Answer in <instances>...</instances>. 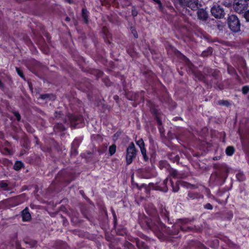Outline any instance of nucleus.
<instances>
[{
  "label": "nucleus",
  "instance_id": "f03ea898",
  "mask_svg": "<svg viewBox=\"0 0 249 249\" xmlns=\"http://www.w3.org/2000/svg\"><path fill=\"white\" fill-rule=\"evenodd\" d=\"M136 156V150L133 142L129 145L126 150V161L127 164L132 163Z\"/></svg>",
  "mask_w": 249,
  "mask_h": 249
},
{
  "label": "nucleus",
  "instance_id": "9b49d317",
  "mask_svg": "<svg viewBox=\"0 0 249 249\" xmlns=\"http://www.w3.org/2000/svg\"><path fill=\"white\" fill-rule=\"evenodd\" d=\"M108 151L110 155L112 156L114 154L116 151V145L115 144H112L110 146H109Z\"/></svg>",
  "mask_w": 249,
  "mask_h": 249
},
{
  "label": "nucleus",
  "instance_id": "b1692460",
  "mask_svg": "<svg viewBox=\"0 0 249 249\" xmlns=\"http://www.w3.org/2000/svg\"><path fill=\"white\" fill-rule=\"evenodd\" d=\"M47 95H42L41 96V98L44 99H45L47 97Z\"/></svg>",
  "mask_w": 249,
  "mask_h": 249
},
{
  "label": "nucleus",
  "instance_id": "6e6552de",
  "mask_svg": "<svg viewBox=\"0 0 249 249\" xmlns=\"http://www.w3.org/2000/svg\"><path fill=\"white\" fill-rule=\"evenodd\" d=\"M22 220L24 221H28L31 219V214L28 211V209L26 208L22 212Z\"/></svg>",
  "mask_w": 249,
  "mask_h": 249
},
{
  "label": "nucleus",
  "instance_id": "c85d7f7f",
  "mask_svg": "<svg viewBox=\"0 0 249 249\" xmlns=\"http://www.w3.org/2000/svg\"><path fill=\"white\" fill-rule=\"evenodd\" d=\"M131 100H135V98H131Z\"/></svg>",
  "mask_w": 249,
  "mask_h": 249
},
{
  "label": "nucleus",
  "instance_id": "f3484780",
  "mask_svg": "<svg viewBox=\"0 0 249 249\" xmlns=\"http://www.w3.org/2000/svg\"><path fill=\"white\" fill-rule=\"evenodd\" d=\"M220 105H225L226 106H229V103L227 101H221L219 102Z\"/></svg>",
  "mask_w": 249,
  "mask_h": 249
},
{
  "label": "nucleus",
  "instance_id": "ddd939ff",
  "mask_svg": "<svg viewBox=\"0 0 249 249\" xmlns=\"http://www.w3.org/2000/svg\"><path fill=\"white\" fill-rule=\"evenodd\" d=\"M88 11L86 9L83 8L82 10V17L86 23H87L88 21Z\"/></svg>",
  "mask_w": 249,
  "mask_h": 249
},
{
  "label": "nucleus",
  "instance_id": "7ed1b4c3",
  "mask_svg": "<svg viewBox=\"0 0 249 249\" xmlns=\"http://www.w3.org/2000/svg\"><path fill=\"white\" fill-rule=\"evenodd\" d=\"M248 1L246 0H235L233 4V8L238 13H241L247 9Z\"/></svg>",
  "mask_w": 249,
  "mask_h": 249
},
{
  "label": "nucleus",
  "instance_id": "6ab92c4d",
  "mask_svg": "<svg viewBox=\"0 0 249 249\" xmlns=\"http://www.w3.org/2000/svg\"><path fill=\"white\" fill-rule=\"evenodd\" d=\"M15 116L17 119L18 121H19L20 119V114L18 112H15L14 113Z\"/></svg>",
  "mask_w": 249,
  "mask_h": 249
},
{
  "label": "nucleus",
  "instance_id": "1a4fd4ad",
  "mask_svg": "<svg viewBox=\"0 0 249 249\" xmlns=\"http://www.w3.org/2000/svg\"><path fill=\"white\" fill-rule=\"evenodd\" d=\"M71 145H72V152L74 153V154L75 155H76L77 154V152L76 150V148L79 145V142L77 141V140H75L72 143Z\"/></svg>",
  "mask_w": 249,
  "mask_h": 249
},
{
  "label": "nucleus",
  "instance_id": "dca6fc26",
  "mask_svg": "<svg viewBox=\"0 0 249 249\" xmlns=\"http://www.w3.org/2000/svg\"><path fill=\"white\" fill-rule=\"evenodd\" d=\"M244 17L247 21L249 22V10L246 11L244 14Z\"/></svg>",
  "mask_w": 249,
  "mask_h": 249
},
{
  "label": "nucleus",
  "instance_id": "a878e982",
  "mask_svg": "<svg viewBox=\"0 0 249 249\" xmlns=\"http://www.w3.org/2000/svg\"><path fill=\"white\" fill-rule=\"evenodd\" d=\"M209 52L210 53H212V51L211 49H209Z\"/></svg>",
  "mask_w": 249,
  "mask_h": 249
},
{
  "label": "nucleus",
  "instance_id": "a211bd4d",
  "mask_svg": "<svg viewBox=\"0 0 249 249\" xmlns=\"http://www.w3.org/2000/svg\"><path fill=\"white\" fill-rule=\"evenodd\" d=\"M16 71L18 72V74L22 78H23V75L21 71L19 70L18 68H16Z\"/></svg>",
  "mask_w": 249,
  "mask_h": 249
},
{
  "label": "nucleus",
  "instance_id": "2eb2a0df",
  "mask_svg": "<svg viewBox=\"0 0 249 249\" xmlns=\"http://www.w3.org/2000/svg\"><path fill=\"white\" fill-rule=\"evenodd\" d=\"M171 184L172 186L173 190L174 192H177L178 190V186L177 184H176V186H174L173 185V182L172 181L170 180Z\"/></svg>",
  "mask_w": 249,
  "mask_h": 249
},
{
  "label": "nucleus",
  "instance_id": "9d476101",
  "mask_svg": "<svg viewBox=\"0 0 249 249\" xmlns=\"http://www.w3.org/2000/svg\"><path fill=\"white\" fill-rule=\"evenodd\" d=\"M136 245L139 249H147V246L140 240L136 241Z\"/></svg>",
  "mask_w": 249,
  "mask_h": 249
},
{
  "label": "nucleus",
  "instance_id": "20e7f679",
  "mask_svg": "<svg viewBox=\"0 0 249 249\" xmlns=\"http://www.w3.org/2000/svg\"><path fill=\"white\" fill-rule=\"evenodd\" d=\"M211 13L213 16L217 18H221L225 16L224 10L219 5H214L212 7Z\"/></svg>",
  "mask_w": 249,
  "mask_h": 249
},
{
  "label": "nucleus",
  "instance_id": "f257e3e1",
  "mask_svg": "<svg viewBox=\"0 0 249 249\" xmlns=\"http://www.w3.org/2000/svg\"><path fill=\"white\" fill-rule=\"evenodd\" d=\"M228 25L231 30L234 32L240 31V24L239 20L235 15H231L228 18Z\"/></svg>",
  "mask_w": 249,
  "mask_h": 249
},
{
  "label": "nucleus",
  "instance_id": "cd10ccee",
  "mask_svg": "<svg viewBox=\"0 0 249 249\" xmlns=\"http://www.w3.org/2000/svg\"><path fill=\"white\" fill-rule=\"evenodd\" d=\"M70 20V18H66V20H68H68Z\"/></svg>",
  "mask_w": 249,
  "mask_h": 249
},
{
  "label": "nucleus",
  "instance_id": "f8f14e48",
  "mask_svg": "<svg viewBox=\"0 0 249 249\" xmlns=\"http://www.w3.org/2000/svg\"><path fill=\"white\" fill-rule=\"evenodd\" d=\"M234 152V149L233 147L229 146L226 150V154L228 156H231L233 155Z\"/></svg>",
  "mask_w": 249,
  "mask_h": 249
},
{
  "label": "nucleus",
  "instance_id": "0eeeda50",
  "mask_svg": "<svg viewBox=\"0 0 249 249\" xmlns=\"http://www.w3.org/2000/svg\"><path fill=\"white\" fill-rule=\"evenodd\" d=\"M197 16L199 19L205 20L207 18V13L204 9H200L197 11Z\"/></svg>",
  "mask_w": 249,
  "mask_h": 249
},
{
  "label": "nucleus",
  "instance_id": "393cba45",
  "mask_svg": "<svg viewBox=\"0 0 249 249\" xmlns=\"http://www.w3.org/2000/svg\"><path fill=\"white\" fill-rule=\"evenodd\" d=\"M167 181H168V179H167V178H166V179H165L164 180V183L165 184V183H166L167 182Z\"/></svg>",
  "mask_w": 249,
  "mask_h": 249
},
{
  "label": "nucleus",
  "instance_id": "4468645a",
  "mask_svg": "<svg viewBox=\"0 0 249 249\" xmlns=\"http://www.w3.org/2000/svg\"><path fill=\"white\" fill-rule=\"evenodd\" d=\"M23 166V163L21 161H16L14 168L16 170H19Z\"/></svg>",
  "mask_w": 249,
  "mask_h": 249
},
{
  "label": "nucleus",
  "instance_id": "aec40b11",
  "mask_svg": "<svg viewBox=\"0 0 249 249\" xmlns=\"http://www.w3.org/2000/svg\"><path fill=\"white\" fill-rule=\"evenodd\" d=\"M205 208L209 210H212L213 209L212 206L210 203L207 204L205 206Z\"/></svg>",
  "mask_w": 249,
  "mask_h": 249
},
{
  "label": "nucleus",
  "instance_id": "423d86ee",
  "mask_svg": "<svg viewBox=\"0 0 249 249\" xmlns=\"http://www.w3.org/2000/svg\"><path fill=\"white\" fill-rule=\"evenodd\" d=\"M137 145L140 147L142 154L143 156L144 160L147 161L148 158L146 156V151L144 148V143L142 139H140L138 141H136Z\"/></svg>",
  "mask_w": 249,
  "mask_h": 249
},
{
  "label": "nucleus",
  "instance_id": "4be33fe9",
  "mask_svg": "<svg viewBox=\"0 0 249 249\" xmlns=\"http://www.w3.org/2000/svg\"><path fill=\"white\" fill-rule=\"evenodd\" d=\"M132 33L134 35V36L135 38H138V34H137L136 32L135 31H132Z\"/></svg>",
  "mask_w": 249,
  "mask_h": 249
},
{
  "label": "nucleus",
  "instance_id": "39448f33",
  "mask_svg": "<svg viewBox=\"0 0 249 249\" xmlns=\"http://www.w3.org/2000/svg\"><path fill=\"white\" fill-rule=\"evenodd\" d=\"M201 0H184L186 5L193 10H196L200 5Z\"/></svg>",
  "mask_w": 249,
  "mask_h": 249
},
{
  "label": "nucleus",
  "instance_id": "412c9836",
  "mask_svg": "<svg viewBox=\"0 0 249 249\" xmlns=\"http://www.w3.org/2000/svg\"><path fill=\"white\" fill-rule=\"evenodd\" d=\"M132 15L135 17V16H136L137 15L138 13L135 10H133L132 11Z\"/></svg>",
  "mask_w": 249,
  "mask_h": 249
},
{
  "label": "nucleus",
  "instance_id": "5701e85b",
  "mask_svg": "<svg viewBox=\"0 0 249 249\" xmlns=\"http://www.w3.org/2000/svg\"><path fill=\"white\" fill-rule=\"evenodd\" d=\"M0 186L1 187H4L6 186V184L3 182H1V183H0Z\"/></svg>",
  "mask_w": 249,
  "mask_h": 249
},
{
  "label": "nucleus",
  "instance_id": "bb28decb",
  "mask_svg": "<svg viewBox=\"0 0 249 249\" xmlns=\"http://www.w3.org/2000/svg\"><path fill=\"white\" fill-rule=\"evenodd\" d=\"M2 84L1 82V81H0V87H2Z\"/></svg>",
  "mask_w": 249,
  "mask_h": 249
}]
</instances>
